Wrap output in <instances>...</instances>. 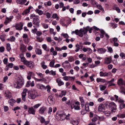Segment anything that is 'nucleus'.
Returning a JSON list of instances; mask_svg holds the SVG:
<instances>
[{
    "instance_id": "obj_1",
    "label": "nucleus",
    "mask_w": 125,
    "mask_h": 125,
    "mask_svg": "<svg viewBox=\"0 0 125 125\" xmlns=\"http://www.w3.org/2000/svg\"><path fill=\"white\" fill-rule=\"evenodd\" d=\"M93 29L96 30V31H99V28L96 26H93L91 28H90L89 26H87L86 28H82L80 30L76 29L75 31H72L71 32V34L74 35V34H75L77 36H79V37L83 38V35H85V34L87 33L88 31H89V33L91 34Z\"/></svg>"
},
{
    "instance_id": "obj_2",
    "label": "nucleus",
    "mask_w": 125,
    "mask_h": 125,
    "mask_svg": "<svg viewBox=\"0 0 125 125\" xmlns=\"http://www.w3.org/2000/svg\"><path fill=\"white\" fill-rule=\"evenodd\" d=\"M24 84V79L23 78H18L14 83L15 88H21V86Z\"/></svg>"
},
{
    "instance_id": "obj_3",
    "label": "nucleus",
    "mask_w": 125,
    "mask_h": 125,
    "mask_svg": "<svg viewBox=\"0 0 125 125\" xmlns=\"http://www.w3.org/2000/svg\"><path fill=\"white\" fill-rule=\"evenodd\" d=\"M65 117H66V113L63 112H60L57 114L56 116V118L58 121H64Z\"/></svg>"
},
{
    "instance_id": "obj_4",
    "label": "nucleus",
    "mask_w": 125,
    "mask_h": 125,
    "mask_svg": "<svg viewBox=\"0 0 125 125\" xmlns=\"http://www.w3.org/2000/svg\"><path fill=\"white\" fill-rule=\"evenodd\" d=\"M109 107L111 109L112 113H115L117 110V104L115 103L111 102L109 104Z\"/></svg>"
},
{
    "instance_id": "obj_5",
    "label": "nucleus",
    "mask_w": 125,
    "mask_h": 125,
    "mask_svg": "<svg viewBox=\"0 0 125 125\" xmlns=\"http://www.w3.org/2000/svg\"><path fill=\"white\" fill-rule=\"evenodd\" d=\"M24 65H26V66H27L30 69H33L34 68V62L32 61H29L28 60H26L25 62H23Z\"/></svg>"
},
{
    "instance_id": "obj_6",
    "label": "nucleus",
    "mask_w": 125,
    "mask_h": 125,
    "mask_svg": "<svg viewBox=\"0 0 125 125\" xmlns=\"http://www.w3.org/2000/svg\"><path fill=\"white\" fill-rule=\"evenodd\" d=\"M37 96V92L34 91L28 93V98L29 99H36Z\"/></svg>"
},
{
    "instance_id": "obj_7",
    "label": "nucleus",
    "mask_w": 125,
    "mask_h": 125,
    "mask_svg": "<svg viewBox=\"0 0 125 125\" xmlns=\"http://www.w3.org/2000/svg\"><path fill=\"white\" fill-rule=\"evenodd\" d=\"M27 91H28V89H24L21 93V99L23 100V102L26 101V96L27 95Z\"/></svg>"
},
{
    "instance_id": "obj_8",
    "label": "nucleus",
    "mask_w": 125,
    "mask_h": 125,
    "mask_svg": "<svg viewBox=\"0 0 125 125\" xmlns=\"http://www.w3.org/2000/svg\"><path fill=\"white\" fill-rule=\"evenodd\" d=\"M47 110V108L46 106H42L39 109V114L41 115H43L44 112Z\"/></svg>"
},
{
    "instance_id": "obj_9",
    "label": "nucleus",
    "mask_w": 125,
    "mask_h": 125,
    "mask_svg": "<svg viewBox=\"0 0 125 125\" xmlns=\"http://www.w3.org/2000/svg\"><path fill=\"white\" fill-rule=\"evenodd\" d=\"M23 25L24 24L22 22H20L19 23L17 24L15 26L16 30H18V31H21V30L23 29Z\"/></svg>"
},
{
    "instance_id": "obj_10",
    "label": "nucleus",
    "mask_w": 125,
    "mask_h": 125,
    "mask_svg": "<svg viewBox=\"0 0 125 125\" xmlns=\"http://www.w3.org/2000/svg\"><path fill=\"white\" fill-rule=\"evenodd\" d=\"M106 110V107L103 104H100L98 107V111L99 112H104Z\"/></svg>"
},
{
    "instance_id": "obj_11",
    "label": "nucleus",
    "mask_w": 125,
    "mask_h": 125,
    "mask_svg": "<svg viewBox=\"0 0 125 125\" xmlns=\"http://www.w3.org/2000/svg\"><path fill=\"white\" fill-rule=\"evenodd\" d=\"M28 112L31 115H35L36 114V110H35L33 106L28 108Z\"/></svg>"
},
{
    "instance_id": "obj_12",
    "label": "nucleus",
    "mask_w": 125,
    "mask_h": 125,
    "mask_svg": "<svg viewBox=\"0 0 125 125\" xmlns=\"http://www.w3.org/2000/svg\"><path fill=\"white\" fill-rule=\"evenodd\" d=\"M106 51V49L103 48H97V52L99 53V54H104Z\"/></svg>"
},
{
    "instance_id": "obj_13",
    "label": "nucleus",
    "mask_w": 125,
    "mask_h": 125,
    "mask_svg": "<svg viewBox=\"0 0 125 125\" xmlns=\"http://www.w3.org/2000/svg\"><path fill=\"white\" fill-rule=\"evenodd\" d=\"M20 50L21 52L24 53L26 52V51L27 50V48L26 47V46L24 45L23 43L20 44Z\"/></svg>"
},
{
    "instance_id": "obj_14",
    "label": "nucleus",
    "mask_w": 125,
    "mask_h": 125,
    "mask_svg": "<svg viewBox=\"0 0 125 125\" xmlns=\"http://www.w3.org/2000/svg\"><path fill=\"white\" fill-rule=\"evenodd\" d=\"M48 102L49 104H54V98L52 96H49L47 99Z\"/></svg>"
},
{
    "instance_id": "obj_15",
    "label": "nucleus",
    "mask_w": 125,
    "mask_h": 125,
    "mask_svg": "<svg viewBox=\"0 0 125 125\" xmlns=\"http://www.w3.org/2000/svg\"><path fill=\"white\" fill-rule=\"evenodd\" d=\"M40 19L37 18V19L33 20L32 23L33 25H35L36 26H37V27H39V26H40Z\"/></svg>"
},
{
    "instance_id": "obj_16",
    "label": "nucleus",
    "mask_w": 125,
    "mask_h": 125,
    "mask_svg": "<svg viewBox=\"0 0 125 125\" xmlns=\"http://www.w3.org/2000/svg\"><path fill=\"white\" fill-rule=\"evenodd\" d=\"M33 8L32 6H30L28 9H25L23 13H22V15H27L28 13L30 12V11Z\"/></svg>"
},
{
    "instance_id": "obj_17",
    "label": "nucleus",
    "mask_w": 125,
    "mask_h": 125,
    "mask_svg": "<svg viewBox=\"0 0 125 125\" xmlns=\"http://www.w3.org/2000/svg\"><path fill=\"white\" fill-rule=\"evenodd\" d=\"M22 38L23 39V41L25 43H28L29 42V38L28 37L27 34H23L22 36Z\"/></svg>"
},
{
    "instance_id": "obj_18",
    "label": "nucleus",
    "mask_w": 125,
    "mask_h": 125,
    "mask_svg": "<svg viewBox=\"0 0 125 125\" xmlns=\"http://www.w3.org/2000/svg\"><path fill=\"white\" fill-rule=\"evenodd\" d=\"M118 84L120 86H121V85H125V81L123 80V78H120L118 80Z\"/></svg>"
},
{
    "instance_id": "obj_19",
    "label": "nucleus",
    "mask_w": 125,
    "mask_h": 125,
    "mask_svg": "<svg viewBox=\"0 0 125 125\" xmlns=\"http://www.w3.org/2000/svg\"><path fill=\"white\" fill-rule=\"evenodd\" d=\"M37 87L38 88L41 89V90H45V89H46L45 86L41 83L37 84Z\"/></svg>"
},
{
    "instance_id": "obj_20",
    "label": "nucleus",
    "mask_w": 125,
    "mask_h": 125,
    "mask_svg": "<svg viewBox=\"0 0 125 125\" xmlns=\"http://www.w3.org/2000/svg\"><path fill=\"white\" fill-rule=\"evenodd\" d=\"M104 60L105 64H110L112 62V57L105 58Z\"/></svg>"
},
{
    "instance_id": "obj_21",
    "label": "nucleus",
    "mask_w": 125,
    "mask_h": 125,
    "mask_svg": "<svg viewBox=\"0 0 125 125\" xmlns=\"http://www.w3.org/2000/svg\"><path fill=\"white\" fill-rule=\"evenodd\" d=\"M19 57L21 59V62H22L23 63H24L27 60L26 58L24 57V54L23 53L20 54Z\"/></svg>"
},
{
    "instance_id": "obj_22",
    "label": "nucleus",
    "mask_w": 125,
    "mask_h": 125,
    "mask_svg": "<svg viewBox=\"0 0 125 125\" xmlns=\"http://www.w3.org/2000/svg\"><path fill=\"white\" fill-rule=\"evenodd\" d=\"M79 100L81 102V105L82 108H83L84 107V100L83 99V97H79Z\"/></svg>"
},
{
    "instance_id": "obj_23",
    "label": "nucleus",
    "mask_w": 125,
    "mask_h": 125,
    "mask_svg": "<svg viewBox=\"0 0 125 125\" xmlns=\"http://www.w3.org/2000/svg\"><path fill=\"white\" fill-rule=\"evenodd\" d=\"M56 82L59 85V86H61V85H64V82L62 80L59 78L56 80Z\"/></svg>"
},
{
    "instance_id": "obj_24",
    "label": "nucleus",
    "mask_w": 125,
    "mask_h": 125,
    "mask_svg": "<svg viewBox=\"0 0 125 125\" xmlns=\"http://www.w3.org/2000/svg\"><path fill=\"white\" fill-rule=\"evenodd\" d=\"M86 55L83 54H81L78 56L79 58L80 59H82L83 61H85L86 60Z\"/></svg>"
},
{
    "instance_id": "obj_25",
    "label": "nucleus",
    "mask_w": 125,
    "mask_h": 125,
    "mask_svg": "<svg viewBox=\"0 0 125 125\" xmlns=\"http://www.w3.org/2000/svg\"><path fill=\"white\" fill-rule=\"evenodd\" d=\"M33 79L35 82H46V79L45 78L38 79L34 77Z\"/></svg>"
},
{
    "instance_id": "obj_26",
    "label": "nucleus",
    "mask_w": 125,
    "mask_h": 125,
    "mask_svg": "<svg viewBox=\"0 0 125 125\" xmlns=\"http://www.w3.org/2000/svg\"><path fill=\"white\" fill-rule=\"evenodd\" d=\"M51 53H52L54 56H56L57 55V51L54 50V48L51 47L50 49Z\"/></svg>"
},
{
    "instance_id": "obj_27",
    "label": "nucleus",
    "mask_w": 125,
    "mask_h": 125,
    "mask_svg": "<svg viewBox=\"0 0 125 125\" xmlns=\"http://www.w3.org/2000/svg\"><path fill=\"white\" fill-rule=\"evenodd\" d=\"M113 9L114 10H116L118 13H121V10L120 9V8L118 6V5L115 4L113 6Z\"/></svg>"
},
{
    "instance_id": "obj_28",
    "label": "nucleus",
    "mask_w": 125,
    "mask_h": 125,
    "mask_svg": "<svg viewBox=\"0 0 125 125\" xmlns=\"http://www.w3.org/2000/svg\"><path fill=\"white\" fill-rule=\"evenodd\" d=\"M100 77H108L109 76V73L101 71L100 72Z\"/></svg>"
},
{
    "instance_id": "obj_29",
    "label": "nucleus",
    "mask_w": 125,
    "mask_h": 125,
    "mask_svg": "<svg viewBox=\"0 0 125 125\" xmlns=\"http://www.w3.org/2000/svg\"><path fill=\"white\" fill-rule=\"evenodd\" d=\"M5 97H7V98H11V97H12V95L10 92L7 91L5 93Z\"/></svg>"
},
{
    "instance_id": "obj_30",
    "label": "nucleus",
    "mask_w": 125,
    "mask_h": 125,
    "mask_svg": "<svg viewBox=\"0 0 125 125\" xmlns=\"http://www.w3.org/2000/svg\"><path fill=\"white\" fill-rule=\"evenodd\" d=\"M41 65L42 67V69H43L44 70H45L46 69H47V65H45V62L44 61H42L41 63Z\"/></svg>"
},
{
    "instance_id": "obj_31",
    "label": "nucleus",
    "mask_w": 125,
    "mask_h": 125,
    "mask_svg": "<svg viewBox=\"0 0 125 125\" xmlns=\"http://www.w3.org/2000/svg\"><path fill=\"white\" fill-rule=\"evenodd\" d=\"M101 34H100V37L101 38V39H103L104 38V36H105L106 32L104 30H100Z\"/></svg>"
},
{
    "instance_id": "obj_32",
    "label": "nucleus",
    "mask_w": 125,
    "mask_h": 125,
    "mask_svg": "<svg viewBox=\"0 0 125 125\" xmlns=\"http://www.w3.org/2000/svg\"><path fill=\"white\" fill-rule=\"evenodd\" d=\"M52 18L53 19H56L57 21H59V19H60V18L59 17L58 15L56 13H54L52 16Z\"/></svg>"
},
{
    "instance_id": "obj_33",
    "label": "nucleus",
    "mask_w": 125,
    "mask_h": 125,
    "mask_svg": "<svg viewBox=\"0 0 125 125\" xmlns=\"http://www.w3.org/2000/svg\"><path fill=\"white\" fill-rule=\"evenodd\" d=\"M37 18H39V16L35 15V14H32L30 15V19H33V20H35Z\"/></svg>"
},
{
    "instance_id": "obj_34",
    "label": "nucleus",
    "mask_w": 125,
    "mask_h": 125,
    "mask_svg": "<svg viewBox=\"0 0 125 125\" xmlns=\"http://www.w3.org/2000/svg\"><path fill=\"white\" fill-rule=\"evenodd\" d=\"M35 52L36 54H38V55H42V50L41 49L37 48L35 50Z\"/></svg>"
},
{
    "instance_id": "obj_35",
    "label": "nucleus",
    "mask_w": 125,
    "mask_h": 125,
    "mask_svg": "<svg viewBox=\"0 0 125 125\" xmlns=\"http://www.w3.org/2000/svg\"><path fill=\"white\" fill-rule=\"evenodd\" d=\"M54 64H55V60H53L50 62L49 66L51 68H54Z\"/></svg>"
},
{
    "instance_id": "obj_36",
    "label": "nucleus",
    "mask_w": 125,
    "mask_h": 125,
    "mask_svg": "<svg viewBox=\"0 0 125 125\" xmlns=\"http://www.w3.org/2000/svg\"><path fill=\"white\" fill-rule=\"evenodd\" d=\"M27 1V0H17V3H19L20 4H24L25 2Z\"/></svg>"
},
{
    "instance_id": "obj_37",
    "label": "nucleus",
    "mask_w": 125,
    "mask_h": 125,
    "mask_svg": "<svg viewBox=\"0 0 125 125\" xmlns=\"http://www.w3.org/2000/svg\"><path fill=\"white\" fill-rule=\"evenodd\" d=\"M15 102H16L15 100L13 99L9 100V103L10 105H11V106H13V105L14 104V103H15Z\"/></svg>"
},
{
    "instance_id": "obj_38",
    "label": "nucleus",
    "mask_w": 125,
    "mask_h": 125,
    "mask_svg": "<svg viewBox=\"0 0 125 125\" xmlns=\"http://www.w3.org/2000/svg\"><path fill=\"white\" fill-rule=\"evenodd\" d=\"M65 95H66V92L62 91L61 93L59 95V97H60V98H62V97L65 96Z\"/></svg>"
},
{
    "instance_id": "obj_39",
    "label": "nucleus",
    "mask_w": 125,
    "mask_h": 125,
    "mask_svg": "<svg viewBox=\"0 0 125 125\" xmlns=\"http://www.w3.org/2000/svg\"><path fill=\"white\" fill-rule=\"evenodd\" d=\"M110 27H111V28H113V29H116V28L118 27V24H115L114 23H110Z\"/></svg>"
},
{
    "instance_id": "obj_40",
    "label": "nucleus",
    "mask_w": 125,
    "mask_h": 125,
    "mask_svg": "<svg viewBox=\"0 0 125 125\" xmlns=\"http://www.w3.org/2000/svg\"><path fill=\"white\" fill-rule=\"evenodd\" d=\"M84 108L86 111L89 112V104H88V103H86V104H85Z\"/></svg>"
},
{
    "instance_id": "obj_41",
    "label": "nucleus",
    "mask_w": 125,
    "mask_h": 125,
    "mask_svg": "<svg viewBox=\"0 0 125 125\" xmlns=\"http://www.w3.org/2000/svg\"><path fill=\"white\" fill-rule=\"evenodd\" d=\"M117 117L120 118V119H125V113H123L121 114H118L117 115Z\"/></svg>"
},
{
    "instance_id": "obj_42",
    "label": "nucleus",
    "mask_w": 125,
    "mask_h": 125,
    "mask_svg": "<svg viewBox=\"0 0 125 125\" xmlns=\"http://www.w3.org/2000/svg\"><path fill=\"white\" fill-rule=\"evenodd\" d=\"M71 124L73 125H79V122L77 120H74L71 121Z\"/></svg>"
},
{
    "instance_id": "obj_43",
    "label": "nucleus",
    "mask_w": 125,
    "mask_h": 125,
    "mask_svg": "<svg viewBox=\"0 0 125 125\" xmlns=\"http://www.w3.org/2000/svg\"><path fill=\"white\" fill-rule=\"evenodd\" d=\"M100 89L101 91H103V90H105L106 89V86H104L103 85L100 84L99 85Z\"/></svg>"
},
{
    "instance_id": "obj_44",
    "label": "nucleus",
    "mask_w": 125,
    "mask_h": 125,
    "mask_svg": "<svg viewBox=\"0 0 125 125\" xmlns=\"http://www.w3.org/2000/svg\"><path fill=\"white\" fill-rule=\"evenodd\" d=\"M6 48L7 51H10V50H11V46H10V44L7 43Z\"/></svg>"
},
{
    "instance_id": "obj_45",
    "label": "nucleus",
    "mask_w": 125,
    "mask_h": 125,
    "mask_svg": "<svg viewBox=\"0 0 125 125\" xmlns=\"http://www.w3.org/2000/svg\"><path fill=\"white\" fill-rule=\"evenodd\" d=\"M96 81L97 83H105V80L101 78H97Z\"/></svg>"
},
{
    "instance_id": "obj_46",
    "label": "nucleus",
    "mask_w": 125,
    "mask_h": 125,
    "mask_svg": "<svg viewBox=\"0 0 125 125\" xmlns=\"http://www.w3.org/2000/svg\"><path fill=\"white\" fill-rule=\"evenodd\" d=\"M42 47L44 50H46V51H48V50H49V49L47 48V46L45 44H43L42 45Z\"/></svg>"
},
{
    "instance_id": "obj_47",
    "label": "nucleus",
    "mask_w": 125,
    "mask_h": 125,
    "mask_svg": "<svg viewBox=\"0 0 125 125\" xmlns=\"http://www.w3.org/2000/svg\"><path fill=\"white\" fill-rule=\"evenodd\" d=\"M44 15H45L46 16V18H47V19H49V18L51 17V14H50V13L48 12L44 13Z\"/></svg>"
},
{
    "instance_id": "obj_48",
    "label": "nucleus",
    "mask_w": 125,
    "mask_h": 125,
    "mask_svg": "<svg viewBox=\"0 0 125 125\" xmlns=\"http://www.w3.org/2000/svg\"><path fill=\"white\" fill-rule=\"evenodd\" d=\"M10 22H11V20H10L9 18L7 17L4 23V24H5V25H7V24H8V23H9Z\"/></svg>"
},
{
    "instance_id": "obj_49",
    "label": "nucleus",
    "mask_w": 125,
    "mask_h": 125,
    "mask_svg": "<svg viewBox=\"0 0 125 125\" xmlns=\"http://www.w3.org/2000/svg\"><path fill=\"white\" fill-rule=\"evenodd\" d=\"M107 50L109 53H113L114 52L113 48L111 47H107Z\"/></svg>"
},
{
    "instance_id": "obj_50",
    "label": "nucleus",
    "mask_w": 125,
    "mask_h": 125,
    "mask_svg": "<svg viewBox=\"0 0 125 125\" xmlns=\"http://www.w3.org/2000/svg\"><path fill=\"white\" fill-rule=\"evenodd\" d=\"M104 114L105 115V116H110V115H111V112L109 111H104Z\"/></svg>"
},
{
    "instance_id": "obj_51",
    "label": "nucleus",
    "mask_w": 125,
    "mask_h": 125,
    "mask_svg": "<svg viewBox=\"0 0 125 125\" xmlns=\"http://www.w3.org/2000/svg\"><path fill=\"white\" fill-rule=\"evenodd\" d=\"M49 75H52V76H56V71L53 70L50 71Z\"/></svg>"
},
{
    "instance_id": "obj_52",
    "label": "nucleus",
    "mask_w": 125,
    "mask_h": 125,
    "mask_svg": "<svg viewBox=\"0 0 125 125\" xmlns=\"http://www.w3.org/2000/svg\"><path fill=\"white\" fill-rule=\"evenodd\" d=\"M74 109L76 110H81V106H80V105H74Z\"/></svg>"
},
{
    "instance_id": "obj_53",
    "label": "nucleus",
    "mask_w": 125,
    "mask_h": 125,
    "mask_svg": "<svg viewBox=\"0 0 125 125\" xmlns=\"http://www.w3.org/2000/svg\"><path fill=\"white\" fill-rule=\"evenodd\" d=\"M40 122L41 124H43L44 122H45V119H44V117L42 116L40 117Z\"/></svg>"
},
{
    "instance_id": "obj_54",
    "label": "nucleus",
    "mask_w": 125,
    "mask_h": 125,
    "mask_svg": "<svg viewBox=\"0 0 125 125\" xmlns=\"http://www.w3.org/2000/svg\"><path fill=\"white\" fill-rule=\"evenodd\" d=\"M68 61L69 62H74L75 61V59L72 56L68 57Z\"/></svg>"
},
{
    "instance_id": "obj_55",
    "label": "nucleus",
    "mask_w": 125,
    "mask_h": 125,
    "mask_svg": "<svg viewBox=\"0 0 125 125\" xmlns=\"http://www.w3.org/2000/svg\"><path fill=\"white\" fill-rule=\"evenodd\" d=\"M42 105V104H37L35 105H34L33 107L34 109H38V108H39V107L41 106Z\"/></svg>"
},
{
    "instance_id": "obj_56",
    "label": "nucleus",
    "mask_w": 125,
    "mask_h": 125,
    "mask_svg": "<svg viewBox=\"0 0 125 125\" xmlns=\"http://www.w3.org/2000/svg\"><path fill=\"white\" fill-rule=\"evenodd\" d=\"M97 8L101 10V11H103V12H104V9L103 8V7H102V6L101 5H98Z\"/></svg>"
},
{
    "instance_id": "obj_57",
    "label": "nucleus",
    "mask_w": 125,
    "mask_h": 125,
    "mask_svg": "<svg viewBox=\"0 0 125 125\" xmlns=\"http://www.w3.org/2000/svg\"><path fill=\"white\" fill-rule=\"evenodd\" d=\"M37 76H38L39 78H43V74L42 73H36Z\"/></svg>"
},
{
    "instance_id": "obj_58",
    "label": "nucleus",
    "mask_w": 125,
    "mask_h": 125,
    "mask_svg": "<svg viewBox=\"0 0 125 125\" xmlns=\"http://www.w3.org/2000/svg\"><path fill=\"white\" fill-rule=\"evenodd\" d=\"M61 36L63 37L64 39H68V38H69V36L66 33H62Z\"/></svg>"
},
{
    "instance_id": "obj_59",
    "label": "nucleus",
    "mask_w": 125,
    "mask_h": 125,
    "mask_svg": "<svg viewBox=\"0 0 125 125\" xmlns=\"http://www.w3.org/2000/svg\"><path fill=\"white\" fill-rule=\"evenodd\" d=\"M87 54H91V53H92V50L90 48H87Z\"/></svg>"
},
{
    "instance_id": "obj_60",
    "label": "nucleus",
    "mask_w": 125,
    "mask_h": 125,
    "mask_svg": "<svg viewBox=\"0 0 125 125\" xmlns=\"http://www.w3.org/2000/svg\"><path fill=\"white\" fill-rule=\"evenodd\" d=\"M62 79L63 80H64V81H66V82H68V81L70 80V76H65L63 77Z\"/></svg>"
},
{
    "instance_id": "obj_61",
    "label": "nucleus",
    "mask_w": 125,
    "mask_h": 125,
    "mask_svg": "<svg viewBox=\"0 0 125 125\" xmlns=\"http://www.w3.org/2000/svg\"><path fill=\"white\" fill-rule=\"evenodd\" d=\"M15 37L14 36L11 37L10 39H8V41H10V42H15Z\"/></svg>"
},
{
    "instance_id": "obj_62",
    "label": "nucleus",
    "mask_w": 125,
    "mask_h": 125,
    "mask_svg": "<svg viewBox=\"0 0 125 125\" xmlns=\"http://www.w3.org/2000/svg\"><path fill=\"white\" fill-rule=\"evenodd\" d=\"M51 113H52V107H50L48 109V113L49 115H51Z\"/></svg>"
},
{
    "instance_id": "obj_63",
    "label": "nucleus",
    "mask_w": 125,
    "mask_h": 125,
    "mask_svg": "<svg viewBox=\"0 0 125 125\" xmlns=\"http://www.w3.org/2000/svg\"><path fill=\"white\" fill-rule=\"evenodd\" d=\"M125 104L123 103L121 104L120 105V110H122V109H124V108H125Z\"/></svg>"
},
{
    "instance_id": "obj_64",
    "label": "nucleus",
    "mask_w": 125,
    "mask_h": 125,
    "mask_svg": "<svg viewBox=\"0 0 125 125\" xmlns=\"http://www.w3.org/2000/svg\"><path fill=\"white\" fill-rule=\"evenodd\" d=\"M120 92L121 93H123V94H125V88H123V87H121L120 88Z\"/></svg>"
}]
</instances>
